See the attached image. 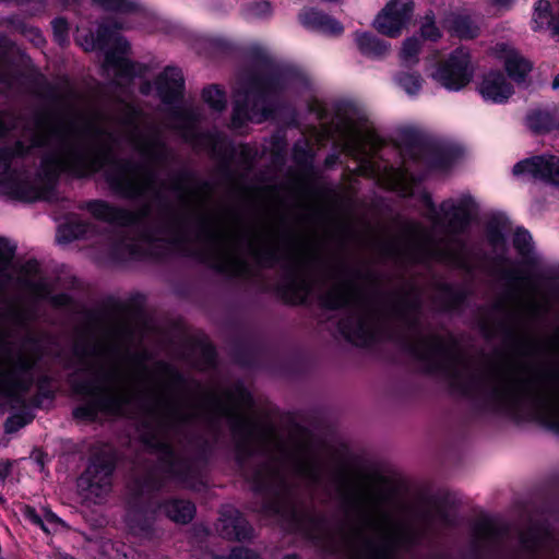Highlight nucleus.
<instances>
[{
  "label": "nucleus",
  "instance_id": "f257e3e1",
  "mask_svg": "<svg viewBox=\"0 0 559 559\" xmlns=\"http://www.w3.org/2000/svg\"><path fill=\"white\" fill-rule=\"evenodd\" d=\"M13 148L0 150V193L25 200H50L43 189L27 191L16 158L34 146H46L41 170L50 180L60 173L86 177L108 164L106 180L118 194L142 198L150 205L128 211L106 201L82 205L99 221L131 227L136 237L122 238L114 248L119 257H153L157 242L183 247L193 241L201 259L223 273L243 275L248 259L259 264H282L289 285L301 297L320 282V257L296 248L270 229L227 224L210 212L194 186L183 179L159 183L153 166L168 151L159 127L132 104L120 100L110 114L71 119L37 116Z\"/></svg>",
  "mask_w": 559,
  "mask_h": 559
},
{
  "label": "nucleus",
  "instance_id": "f03ea898",
  "mask_svg": "<svg viewBox=\"0 0 559 559\" xmlns=\"http://www.w3.org/2000/svg\"><path fill=\"white\" fill-rule=\"evenodd\" d=\"M91 355L85 362L86 379L73 380L75 392L85 397L74 416H143L152 430L145 442L162 452L174 475L180 463L171 449L170 433L193 419L212 421L226 417L239 450L246 454L264 451L274 442L273 432L249 414L252 399L242 388L237 386L224 397L207 394L192 399L185 391L181 376L167 364L156 362L151 368L143 355L131 358L104 345H94Z\"/></svg>",
  "mask_w": 559,
  "mask_h": 559
},
{
  "label": "nucleus",
  "instance_id": "7ed1b4c3",
  "mask_svg": "<svg viewBox=\"0 0 559 559\" xmlns=\"http://www.w3.org/2000/svg\"><path fill=\"white\" fill-rule=\"evenodd\" d=\"M296 471L317 486L326 474L343 508L357 521L359 527L345 539L349 559H401V550L416 544L435 525L436 520L412 510L402 485L389 476H360L344 462L328 468L314 457L298 462ZM437 521L449 523L442 514Z\"/></svg>",
  "mask_w": 559,
  "mask_h": 559
},
{
  "label": "nucleus",
  "instance_id": "20e7f679",
  "mask_svg": "<svg viewBox=\"0 0 559 559\" xmlns=\"http://www.w3.org/2000/svg\"><path fill=\"white\" fill-rule=\"evenodd\" d=\"M426 216L433 228H447L448 235L442 239L435 237L421 227L414 228V239L405 249V255L414 262L426 263L436 260L450 266L469 270L472 267L471 251L463 240L452 234L463 231L476 212V203L469 194H462L441 203L436 209L429 195L424 198Z\"/></svg>",
  "mask_w": 559,
  "mask_h": 559
},
{
  "label": "nucleus",
  "instance_id": "39448f33",
  "mask_svg": "<svg viewBox=\"0 0 559 559\" xmlns=\"http://www.w3.org/2000/svg\"><path fill=\"white\" fill-rule=\"evenodd\" d=\"M288 82V74L272 67L242 76L235 91L231 127L240 130L247 121L260 123L272 114L269 99Z\"/></svg>",
  "mask_w": 559,
  "mask_h": 559
},
{
  "label": "nucleus",
  "instance_id": "423d86ee",
  "mask_svg": "<svg viewBox=\"0 0 559 559\" xmlns=\"http://www.w3.org/2000/svg\"><path fill=\"white\" fill-rule=\"evenodd\" d=\"M132 25L127 22H115L112 29L108 25H100L97 34H87L78 29L76 41L86 51H105L104 69L114 78L117 85H123L133 76L142 73V67L135 66L124 56L128 43L118 35V29L130 28Z\"/></svg>",
  "mask_w": 559,
  "mask_h": 559
},
{
  "label": "nucleus",
  "instance_id": "0eeeda50",
  "mask_svg": "<svg viewBox=\"0 0 559 559\" xmlns=\"http://www.w3.org/2000/svg\"><path fill=\"white\" fill-rule=\"evenodd\" d=\"M35 354L26 344H15L4 334L0 335V393L15 396L26 391L33 378Z\"/></svg>",
  "mask_w": 559,
  "mask_h": 559
},
{
  "label": "nucleus",
  "instance_id": "6e6552de",
  "mask_svg": "<svg viewBox=\"0 0 559 559\" xmlns=\"http://www.w3.org/2000/svg\"><path fill=\"white\" fill-rule=\"evenodd\" d=\"M333 123L349 153H365L368 145H373L369 121L354 108L341 109Z\"/></svg>",
  "mask_w": 559,
  "mask_h": 559
},
{
  "label": "nucleus",
  "instance_id": "1a4fd4ad",
  "mask_svg": "<svg viewBox=\"0 0 559 559\" xmlns=\"http://www.w3.org/2000/svg\"><path fill=\"white\" fill-rule=\"evenodd\" d=\"M265 512L282 516L289 525L307 537L320 542L324 538L326 524L318 515L298 509L286 499H281L265 506Z\"/></svg>",
  "mask_w": 559,
  "mask_h": 559
},
{
  "label": "nucleus",
  "instance_id": "9d476101",
  "mask_svg": "<svg viewBox=\"0 0 559 559\" xmlns=\"http://www.w3.org/2000/svg\"><path fill=\"white\" fill-rule=\"evenodd\" d=\"M112 464L107 459H95L78 479V492L85 501L100 503L111 488Z\"/></svg>",
  "mask_w": 559,
  "mask_h": 559
},
{
  "label": "nucleus",
  "instance_id": "9b49d317",
  "mask_svg": "<svg viewBox=\"0 0 559 559\" xmlns=\"http://www.w3.org/2000/svg\"><path fill=\"white\" fill-rule=\"evenodd\" d=\"M474 75V67L468 49H455L432 74L433 79L450 91H459L467 85Z\"/></svg>",
  "mask_w": 559,
  "mask_h": 559
},
{
  "label": "nucleus",
  "instance_id": "f8f14e48",
  "mask_svg": "<svg viewBox=\"0 0 559 559\" xmlns=\"http://www.w3.org/2000/svg\"><path fill=\"white\" fill-rule=\"evenodd\" d=\"M199 117L197 110L186 107H173L165 122V127L176 130L192 145L215 152L218 145L217 138L213 134H200L195 129Z\"/></svg>",
  "mask_w": 559,
  "mask_h": 559
},
{
  "label": "nucleus",
  "instance_id": "ddd939ff",
  "mask_svg": "<svg viewBox=\"0 0 559 559\" xmlns=\"http://www.w3.org/2000/svg\"><path fill=\"white\" fill-rule=\"evenodd\" d=\"M513 174L559 187V157L548 154L523 159L514 165Z\"/></svg>",
  "mask_w": 559,
  "mask_h": 559
},
{
  "label": "nucleus",
  "instance_id": "4468645a",
  "mask_svg": "<svg viewBox=\"0 0 559 559\" xmlns=\"http://www.w3.org/2000/svg\"><path fill=\"white\" fill-rule=\"evenodd\" d=\"M412 12V0H391L378 14L374 27L385 36L396 37L409 22Z\"/></svg>",
  "mask_w": 559,
  "mask_h": 559
},
{
  "label": "nucleus",
  "instance_id": "2eb2a0df",
  "mask_svg": "<svg viewBox=\"0 0 559 559\" xmlns=\"http://www.w3.org/2000/svg\"><path fill=\"white\" fill-rule=\"evenodd\" d=\"M477 91L485 102L493 104L507 103L513 95V86L498 71L486 73L477 85Z\"/></svg>",
  "mask_w": 559,
  "mask_h": 559
},
{
  "label": "nucleus",
  "instance_id": "dca6fc26",
  "mask_svg": "<svg viewBox=\"0 0 559 559\" xmlns=\"http://www.w3.org/2000/svg\"><path fill=\"white\" fill-rule=\"evenodd\" d=\"M520 542L527 551L545 548L549 551V559H559V539L550 533L545 523L533 524L527 532L521 533Z\"/></svg>",
  "mask_w": 559,
  "mask_h": 559
},
{
  "label": "nucleus",
  "instance_id": "f3484780",
  "mask_svg": "<svg viewBox=\"0 0 559 559\" xmlns=\"http://www.w3.org/2000/svg\"><path fill=\"white\" fill-rule=\"evenodd\" d=\"M493 55L504 63L506 71L515 82H523L532 70V64L512 46L498 43L492 48Z\"/></svg>",
  "mask_w": 559,
  "mask_h": 559
},
{
  "label": "nucleus",
  "instance_id": "a211bd4d",
  "mask_svg": "<svg viewBox=\"0 0 559 559\" xmlns=\"http://www.w3.org/2000/svg\"><path fill=\"white\" fill-rule=\"evenodd\" d=\"M498 276L504 282L510 298L515 302H522L525 298V284L527 277L511 261L503 260L496 265Z\"/></svg>",
  "mask_w": 559,
  "mask_h": 559
},
{
  "label": "nucleus",
  "instance_id": "6ab92c4d",
  "mask_svg": "<svg viewBox=\"0 0 559 559\" xmlns=\"http://www.w3.org/2000/svg\"><path fill=\"white\" fill-rule=\"evenodd\" d=\"M182 88V73L177 68H166L157 78L156 90L164 104H174L180 97Z\"/></svg>",
  "mask_w": 559,
  "mask_h": 559
},
{
  "label": "nucleus",
  "instance_id": "aec40b11",
  "mask_svg": "<svg viewBox=\"0 0 559 559\" xmlns=\"http://www.w3.org/2000/svg\"><path fill=\"white\" fill-rule=\"evenodd\" d=\"M299 20L304 26L325 35L337 36L344 29L338 21L316 9H305L300 13Z\"/></svg>",
  "mask_w": 559,
  "mask_h": 559
},
{
  "label": "nucleus",
  "instance_id": "412c9836",
  "mask_svg": "<svg viewBox=\"0 0 559 559\" xmlns=\"http://www.w3.org/2000/svg\"><path fill=\"white\" fill-rule=\"evenodd\" d=\"M285 472L283 464L272 460L254 474V484L258 490L277 489L284 485Z\"/></svg>",
  "mask_w": 559,
  "mask_h": 559
},
{
  "label": "nucleus",
  "instance_id": "4be33fe9",
  "mask_svg": "<svg viewBox=\"0 0 559 559\" xmlns=\"http://www.w3.org/2000/svg\"><path fill=\"white\" fill-rule=\"evenodd\" d=\"M221 534L230 539L242 540L251 537L252 530L236 510H228L221 519Z\"/></svg>",
  "mask_w": 559,
  "mask_h": 559
},
{
  "label": "nucleus",
  "instance_id": "5701e85b",
  "mask_svg": "<svg viewBox=\"0 0 559 559\" xmlns=\"http://www.w3.org/2000/svg\"><path fill=\"white\" fill-rule=\"evenodd\" d=\"M504 533L503 525L495 519L479 520L474 526V538L477 544H492Z\"/></svg>",
  "mask_w": 559,
  "mask_h": 559
},
{
  "label": "nucleus",
  "instance_id": "b1692460",
  "mask_svg": "<svg viewBox=\"0 0 559 559\" xmlns=\"http://www.w3.org/2000/svg\"><path fill=\"white\" fill-rule=\"evenodd\" d=\"M527 127L536 133H546L559 128V118L549 110L535 109L526 117Z\"/></svg>",
  "mask_w": 559,
  "mask_h": 559
},
{
  "label": "nucleus",
  "instance_id": "393cba45",
  "mask_svg": "<svg viewBox=\"0 0 559 559\" xmlns=\"http://www.w3.org/2000/svg\"><path fill=\"white\" fill-rule=\"evenodd\" d=\"M165 514L176 523H188L192 520L195 508L190 501L173 499L162 507Z\"/></svg>",
  "mask_w": 559,
  "mask_h": 559
},
{
  "label": "nucleus",
  "instance_id": "a878e982",
  "mask_svg": "<svg viewBox=\"0 0 559 559\" xmlns=\"http://www.w3.org/2000/svg\"><path fill=\"white\" fill-rule=\"evenodd\" d=\"M93 3L121 16L142 15L141 8L133 0H93Z\"/></svg>",
  "mask_w": 559,
  "mask_h": 559
},
{
  "label": "nucleus",
  "instance_id": "bb28decb",
  "mask_svg": "<svg viewBox=\"0 0 559 559\" xmlns=\"http://www.w3.org/2000/svg\"><path fill=\"white\" fill-rule=\"evenodd\" d=\"M554 16L551 3L548 0H537L533 8L532 28L534 31L549 29Z\"/></svg>",
  "mask_w": 559,
  "mask_h": 559
},
{
  "label": "nucleus",
  "instance_id": "cd10ccee",
  "mask_svg": "<svg viewBox=\"0 0 559 559\" xmlns=\"http://www.w3.org/2000/svg\"><path fill=\"white\" fill-rule=\"evenodd\" d=\"M358 49L369 57H381L389 50V46L368 33H357L355 37Z\"/></svg>",
  "mask_w": 559,
  "mask_h": 559
},
{
  "label": "nucleus",
  "instance_id": "c85d7f7f",
  "mask_svg": "<svg viewBox=\"0 0 559 559\" xmlns=\"http://www.w3.org/2000/svg\"><path fill=\"white\" fill-rule=\"evenodd\" d=\"M449 23L451 31L460 38L472 39L479 33V27L468 15H453Z\"/></svg>",
  "mask_w": 559,
  "mask_h": 559
},
{
  "label": "nucleus",
  "instance_id": "c756f323",
  "mask_svg": "<svg viewBox=\"0 0 559 559\" xmlns=\"http://www.w3.org/2000/svg\"><path fill=\"white\" fill-rule=\"evenodd\" d=\"M31 313L25 308L13 302L7 304L1 313L2 323L15 328H25Z\"/></svg>",
  "mask_w": 559,
  "mask_h": 559
},
{
  "label": "nucleus",
  "instance_id": "7c9ffc66",
  "mask_svg": "<svg viewBox=\"0 0 559 559\" xmlns=\"http://www.w3.org/2000/svg\"><path fill=\"white\" fill-rule=\"evenodd\" d=\"M29 286L31 292L36 298L49 299L52 302V305L57 307L68 306L70 302V297L67 294L51 296V289L49 287V284L44 280L34 282L29 284Z\"/></svg>",
  "mask_w": 559,
  "mask_h": 559
},
{
  "label": "nucleus",
  "instance_id": "2f4dec72",
  "mask_svg": "<svg viewBox=\"0 0 559 559\" xmlns=\"http://www.w3.org/2000/svg\"><path fill=\"white\" fill-rule=\"evenodd\" d=\"M14 249L7 239L0 237V287L9 277L8 270L14 255Z\"/></svg>",
  "mask_w": 559,
  "mask_h": 559
},
{
  "label": "nucleus",
  "instance_id": "473e14b6",
  "mask_svg": "<svg viewBox=\"0 0 559 559\" xmlns=\"http://www.w3.org/2000/svg\"><path fill=\"white\" fill-rule=\"evenodd\" d=\"M395 81L408 95H416L421 88V78L415 73H400Z\"/></svg>",
  "mask_w": 559,
  "mask_h": 559
},
{
  "label": "nucleus",
  "instance_id": "72a5a7b5",
  "mask_svg": "<svg viewBox=\"0 0 559 559\" xmlns=\"http://www.w3.org/2000/svg\"><path fill=\"white\" fill-rule=\"evenodd\" d=\"M420 50V44L417 38H407L402 46L400 57L402 63L405 66H409L416 63L418 58V52Z\"/></svg>",
  "mask_w": 559,
  "mask_h": 559
},
{
  "label": "nucleus",
  "instance_id": "f704fd0d",
  "mask_svg": "<svg viewBox=\"0 0 559 559\" xmlns=\"http://www.w3.org/2000/svg\"><path fill=\"white\" fill-rule=\"evenodd\" d=\"M203 99L215 110H222L225 107L226 98L223 91L216 86H210L203 90Z\"/></svg>",
  "mask_w": 559,
  "mask_h": 559
},
{
  "label": "nucleus",
  "instance_id": "c9c22d12",
  "mask_svg": "<svg viewBox=\"0 0 559 559\" xmlns=\"http://www.w3.org/2000/svg\"><path fill=\"white\" fill-rule=\"evenodd\" d=\"M513 246L522 257H528L532 250V237L528 231L518 229L514 234Z\"/></svg>",
  "mask_w": 559,
  "mask_h": 559
},
{
  "label": "nucleus",
  "instance_id": "e433bc0d",
  "mask_svg": "<svg viewBox=\"0 0 559 559\" xmlns=\"http://www.w3.org/2000/svg\"><path fill=\"white\" fill-rule=\"evenodd\" d=\"M142 516L143 512L140 510H131L128 513V524L134 534H144L151 526V520L145 522V524L140 523Z\"/></svg>",
  "mask_w": 559,
  "mask_h": 559
},
{
  "label": "nucleus",
  "instance_id": "4c0bfd02",
  "mask_svg": "<svg viewBox=\"0 0 559 559\" xmlns=\"http://www.w3.org/2000/svg\"><path fill=\"white\" fill-rule=\"evenodd\" d=\"M272 7L266 1L251 3L247 9V16L251 19H263L270 16Z\"/></svg>",
  "mask_w": 559,
  "mask_h": 559
},
{
  "label": "nucleus",
  "instance_id": "58836bf2",
  "mask_svg": "<svg viewBox=\"0 0 559 559\" xmlns=\"http://www.w3.org/2000/svg\"><path fill=\"white\" fill-rule=\"evenodd\" d=\"M53 37L59 45L68 41V23L63 19H56L52 22Z\"/></svg>",
  "mask_w": 559,
  "mask_h": 559
},
{
  "label": "nucleus",
  "instance_id": "ea45409f",
  "mask_svg": "<svg viewBox=\"0 0 559 559\" xmlns=\"http://www.w3.org/2000/svg\"><path fill=\"white\" fill-rule=\"evenodd\" d=\"M421 36L429 40H437L440 37V32L435 25V21L430 16H426L420 27Z\"/></svg>",
  "mask_w": 559,
  "mask_h": 559
},
{
  "label": "nucleus",
  "instance_id": "a19ab883",
  "mask_svg": "<svg viewBox=\"0 0 559 559\" xmlns=\"http://www.w3.org/2000/svg\"><path fill=\"white\" fill-rule=\"evenodd\" d=\"M26 423L27 421L24 420V418L20 415L12 416L5 423V430L8 432H13V431L17 430L19 428L25 426Z\"/></svg>",
  "mask_w": 559,
  "mask_h": 559
},
{
  "label": "nucleus",
  "instance_id": "79ce46f5",
  "mask_svg": "<svg viewBox=\"0 0 559 559\" xmlns=\"http://www.w3.org/2000/svg\"><path fill=\"white\" fill-rule=\"evenodd\" d=\"M229 559H259V558L249 549L236 548L231 551Z\"/></svg>",
  "mask_w": 559,
  "mask_h": 559
},
{
  "label": "nucleus",
  "instance_id": "37998d69",
  "mask_svg": "<svg viewBox=\"0 0 559 559\" xmlns=\"http://www.w3.org/2000/svg\"><path fill=\"white\" fill-rule=\"evenodd\" d=\"M515 0H488L489 4L498 11L509 10Z\"/></svg>",
  "mask_w": 559,
  "mask_h": 559
},
{
  "label": "nucleus",
  "instance_id": "c03bdc74",
  "mask_svg": "<svg viewBox=\"0 0 559 559\" xmlns=\"http://www.w3.org/2000/svg\"><path fill=\"white\" fill-rule=\"evenodd\" d=\"M12 469V462L2 461L0 462V481H4L7 477L10 475Z\"/></svg>",
  "mask_w": 559,
  "mask_h": 559
},
{
  "label": "nucleus",
  "instance_id": "a18cd8bd",
  "mask_svg": "<svg viewBox=\"0 0 559 559\" xmlns=\"http://www.w3.org/2000/svg\"><path fill=\"white\" fill-rule=\"evenodd\" d=\"M27 32L36 46H41L44 44L45 39L37 28H29Z\"/></svg>",
  "mask_w": 559,
  "mask_h": 559
},
{
  "label": "nucleus",
  "instance_id": "49530a36",
  "mask_svg": "<svg viewBox=\"0 0 559 559\" xmlns=\"http://www.w3.org/2000/svg\"><path fill=\"white\" fill-rule=\"evenodd\" d=\"M28 516L35 524L40 525L44 531L48 532V528L44 524L43 520L33 510L28 511Z\"/></svg>",
  "mask_w": 559,
  "mask_h": 559
},
{
  "label": "nucleus",
  "instance_id": "de8ad7c7",
  "mask_svg": "<svg viewBox=\"0 0 559 559\" xmlns=\"http://www.w3.org/2000/svg\"><path fill=\"white\" fill-rule=\"evenodd\" d=\"M311 110L317 114L319 119L325 118V109L323 108V106L321 104H319V103L316 104L314 106L311 107Z\"/></svg>",
  "mask_w": 559,
  "mask_h": 559
},
{
  "label": "nucleus",
  "instance_id": "09e8293b",
  "mask_svg": "<svg viewBox=\"0 0 559 559\" xmlns=\"http://www.w3.org/2000/svg\"><path fill=\"white\" fill-rule=\"evenodd\" d=\"M431 168H440L443 169L448 167V164L443 162V159L440 160H429L428 162Z\"/></svg>",
  "mask_w": 559,
  "mask_h": 559
},
{
  "label": "nucleus",
  "instance_id": "8fccbe9b",
  "mask_svg": "<svg viewBox=\"0 0 559 559\" xmlns=\"http://www.w3.org/2000/svg\"><path fill=\"white\" fill-rule=\"evenodd\" d=\"M32 463L35 465V467L38 469V471H43L44 468V463L41 461V459L39 456L35 457L34 461H32Z\"/></svg>",
  "mask_w": 559,
  "mask_h": 559
},
{
  "label": "nucleus",
  "instance_id": "3c124183",
  "mask_svg": "<svg viewBox=\"0 0 559 559\" xmlns=\"http://www.w3.org/2000/svg\"><path fill=\"white\" fill-rule=\"evenodd\" d=\"M8 127L3 120L0 119V138L4 136L8 132Z\"/></svg>",
  "mask_w": 559,
  "mask_h": 559
},
{
  "label": "nucleus",
  "instance_id": "603ef678",
  "mask_svg": "<svg viewBox=\"0 0 559 559\" xmlns=\"http://www.w3.org/2000/svg\"><path fill=\"white\" fill-rule=\"evenodd\" d=\"M26 269L29 270V271L36 270L37 269V263L36 262H28L27 265H26Z\"/></svg>",
  "mask_w": 559,
  "mask_h": 559
},
{
  "label": "nucleus",
  "instance_id": "864d4df0",
  "mask_svg": "<svg viewBox=\"0 0 559 559\" xmlns=\"http://www.w3.org/2000/svg\"><path fill=\"white\" fill-rule=\"evenodd\" d=\"M47 521H48L49 523H53V522H58L59 520H58V518H57L56 515H53V514H48V516H47Z\"/></svg>",
  "mask_w": 559,
  "mask_h": 559
},
{
  "label": "nucleus",
  "instance_id": "5fc2aeb1",
  "mask_svg": "<svg viewBox=\"0 0 559 559\" xmlns=\"http://www.w3.org/2000/svg\"><path fill=\"white\" fill-rule=\"evenodd\" d=\"M552 88H559V74L552 81Z\"/></svg>",
  "mask_w": 559,
  "mask_h": 559
},
{
  "label": "nucleus",
  "instance_id": "6e6d98bb",
  "mask_svg": "<svg viewBox=\"0 0 559 559\" xmlns=\"http://www.w3.org/2000/svg\"><path fill=\"white\" fill-rule=\"evenodd\" d=\"M55 559H73V558H72V557H70V556H68V555H61V554H59V555H57V556L55 557Z\"/></svg>",
  "mask_w": 559,
  "mask_h": 559
},
{
  "label": "nucleus",
  "instance_id": "4d7b16f0",
  "mask_svg": "<svg viewBox=\"0 0 559 559\" xmlns=\"http://www.w3.org/2000/svg\"><path fill=\"white\" fill-rule=\"evenodd\" d=\"M141 90H142V93H144V94L148 93L150 84L148 83L144 84Z\"/></svg>",
  "mask_w": 559,
  "mask_h": 559
},
{
  "label": "nucleus",
  "instance_id": "13d9d810",
  "mask_svg": "<svg viewBox=\"0 0 559 559\" xmlns=\"http://www.w3.org/2000/svg\"><path fill=\"white\" fill-rule=\"evenodd\" d=\"M400 180H401L402 182H406V181H407V176H406V174H401V175H400Z\"/></svg>",
  "mask_w": 559,
  "mask_h": 559
},
{
  "label": "nucleus",
  "instance_id": "bf43d9fd",
  "mask_svg": "<svg viewBox=\"0 0 559 559\" xmlns=\"http://www.w3.org/2000/svg\"><path fill=\"white\" fill-rule=\"evenodd\" d=\"M283 559H298V557H296V556H286Z\"/></svg>",
  "mask_w": 559,
  "mask_h": 559
},
{
  "label": "nucleus",
  "instance_id": "052dcab7",
  "mask_svg": "<svg viewBox=\"0 0 559 559\" xmlns=\"http://www.w3.org/2000/svg\"><path fill=\"white\" fill-rule=\"evenodd\" d=\"M408 193H411V190H409L408 188H405V189H404V194L406 195V194H408Z\"/></svg>",
  "mask_w": 559,
  "mask_h": 559
}]
</instances>
